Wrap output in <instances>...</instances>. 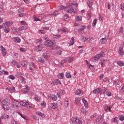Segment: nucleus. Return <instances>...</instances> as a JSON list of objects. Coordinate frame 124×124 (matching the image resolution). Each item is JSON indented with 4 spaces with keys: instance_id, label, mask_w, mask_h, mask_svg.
<instances>
[{
    "instance_id": "nucleus-6",
    "label": "nucleus",
    "mask_w": 124,
    "mask_h": 124,
    "mask_svg": "<svg viewBox=\"0 0 124 124\" xmlns=\"http://www.w3.org/2000/svg\"><path fill=\"white\" fill-rule=\"evenodd\" d=\"M45 44L47 47H52L55 45V41L48 40L45 42Z\"/></svg>"
},
{
    "instance_id": "nucleus-51",
    "label": "nucleus",
    "mask_w": 124,
    "mask_h": 124,
    "mask_svg": "<svg viewBox=\"0 0 124 124\" xmlns=\"http://www.w3.org/2000/svg\"><path fill=\"white\" fill-rule=\"evenodd\" d=\"M79 30L80 31H84V30H86V26L83 25L80 26Z\"/></svg>"
},
{
    "instance_id": "nucleus-12",
    "label": "nucleus",
    "mask_w": 124,
    "mask_h": 124,
    "mask_svg": "<svg viewBox=\"0 0 124 124\" xmlns=\"http://www.w3.org/2000/svg\"><path fill=\"white\" fill-rule=\"evenodd\" d=\"M124 47H120L119 48L118 53L121 57H124Z\"/></svg>"
},
{
    "instance_id": "nucleus-24",
    "label": "nucleus",
    "mask_w": 124,
    "mask_h": 124,
    "mask_svg": "<svg viewBox=\"0 0 124 124\" xmlns=\"http://www.w3.org/2000/svg\"><path fill=\"white\" fill-rule=\"evenodd\" d=\"M3 30H4V32H5V33H8V32H9L10 31V28H9V27H4Z\"/></svg>"
},
{
    "instance_id": "nucleus-40",
    "label": "nucleus",
    "mask_w": 124,
    "mask_h": 124,
    "mask_svg": "<svg viewBox=\"0 0 124 124\" xmlns=\"http://www.w3.org/2000/svg\"><path fill=\"white\" fill-rule=\"evenodd\" d=\"M51 98L52 100H54V101H57V100L58 99V97L55 95H51Z\"/></svg>"
},
{
    "instance_id": "nucleus-15",
    "label": "nucleus",
    "mask_w": 124,
    "mask_h": 124,
    "mask_svg": "<svg viewBox=\"0 0 124 124\" xmlns=\"http://www.w3.org/2000/svg\"><path fill=\"white\" fill-rule=\"evenodd\" d=\"M8 75L9 73L8 72L5 71L4 70L1 71V67L0 65V75Z\"/></svg>"
},
{
    "instance_id": "nucleus-64",
    "label": "nucleus",
    "mask_w": 124,
    "mask_h": 124,
    "mask_svg": "<svg viewBox=\"0 0 124 124\" xmlns=\"http://www.w3.org/2000/svg\"><path fill=\"white\" fill-rule=\"evenodd\" d=\"M43 29L45 30L46 31H48L49 30V27L47 26H44Z\"/></svg>"
},
{
    "instance_id": "nucleus-27",
    "label": "nucleus",
    "mask_w": 124,
    "mask_h": 124,
    "mask_svg": "<svg viewBox=\"0 0 124 124\" xmlns=\"http://www.w3.org/2000/svg\"><path fill=\"white\" fill-rule=\"evenodd\" d=\"M97 23V19L96 18H95L93 21V23H92V27L93 28H94L95 27V25H96V23Z\"/></svg>"
},
{
    "instance_id": "nucleus-19",
    "label": "nucleus",
    "mask_w": 124,
    "mask_h": 124,
    "mask_svg": "<svg viewBox=\"0 0 124 124\" xmlns=\"http://www.w3.org/2000/svg\"><path fill=\"white\" fill-rule=\"evenodd\" d=\"M14 41L16 42V43H20L21 42V39H20L18 37H15L13 38Z\"/></svg>"
},
{
    "instance_id": "nucleus-2",
    "label": "nucleus",
    "mask_w": 124,
    "mask_h": 124,
    "mask_svg": "<svg viewBox=\"0 0 124 124\" xmlns=\"http://www.w3.org/2000/svg\"><path fill=\"white\" fill-rule=\"evenodd\" d=\"M10 103V100H9V99H5L2 101L1 105L4 110H9Z\"/></svg>"
},
{
    "instance_id": "nucleus-14",
    "label": "nucleus",
    "mask_w": 124,
    "mask_h": 124,
    "mask_svg": "<svg viewBox=\"0 0 124 124\" xmlns=\"http://www.w3.org/2000/svg\"><path fill=\"white\" fill-rule=\"evenodd\" d=\"M29 91H30V88H29V86H28V85H26L25 88L22 90V92L23 93H27Z\"/></svg>"
},
{
    "instance_id": "nucleus-3",
    "label": "nucleus",
    "mask_w": 124,
    "mask_h": 124,
    "mask_svg": "<svg viewBox=\"0 0 124 124\" xmlns=\"http://www.w3.org/2000/svg\"><path fill=\"white\" fill-rule=\"evenodd\" d=\"M105 56L104 52L101 51L99 54L96 55L92 59V62H97L98 60H99L100 58H102Z\"/></svg>"
},
{
    "instance_id": "nucleus-11",
    "label": "nucleus",
    "mask_w": 124,
    "mask_h": 124,
    "mask_svg": "<svg viewBox=\"0 0 124 124\" xmlns=\"http://www.w3.org/2000/svg\"><path fill=\"white\" fill-rule=\"evenodd\" d=\"M102 89L101 88H97L93 91V93H94V94H99L100 93H102Z\"/></svg>"
},
{
    "instance_id": "nucleus-60",
    "label": "nucleus",
    "mask_w": 124,
    "mask_h": 124,
    "mask_svg": "<svg viewBox=\"0 0 124 124\" xmlns=\"http://www.w3.org/2000/svg\"><path fill=\"white\" fill-rule=\"evenodd\" d=\"M103 77H104V75L101 74L99 77V80H102V79H103Z\"/></svg>"
},
{
    "instance_id": "nucleus-47",
    "label": "nucleus",
    "mask_w": 124,
    "mask_h": 124,
    "mask_svg": "<svg viewBox=\"0 0 124 124\" xmlns=\"http://www.w3.org/2000/svg\"><path fill=\"white\" fill-rule=\"evenodd\" d=\"M88 40V37H82L81 38V41H82V42H85V41Z\"/></svg>"
},
{
    "instance_id": "nucleus-16",
    "label": "nucleus",
    "mask_w": 124,
    "mask_h": 124,
    "mask_svg": "<svg viewBox=\"0 0 124 124\" xmlns=\"http://www.w3.org/2000/svg\"><path fill=\"white\" fill-rule=\"evenodd\" d=\"M69 100L68 99L66 98L64 100V105L66 108H67L68 107V105H69Z\"/></svg>"
},
{
    "instance_id": "nucleus-53",
    "label": "nucleus",
    "mask_w": 124,
    "mask_h": 124,
    "mask_svg": "<svg viewBox=\"0 0 124 124\" xmlns=\"http://www.w3.org/2000/svg\"><path fill=\"white\" fill-rule=\"evenodd\" d=\"M0 50L1 51V52H2L3 51H5V48L4 47H3V46H0Z\"/></svg>"
},
{
    "instance_id": "nucleus-63",
    "label": "nucleus",
    "mask_w": 124,
    "mask_h": 124,
    "mask_svg": "<svg viewBox=\"0 0 124 124\" xmlns=\"http://www.w3.org/2000/svg\"><path fill=\"white\" fill-rule=\"evenodd\" d=\"M59 13H58V12H54L52 14H51V15H53V16H57V15H58Z\"/></svg>"
},
{
    "instance_id": "nucleus-48",
    "label": "nucleus",
    "mask_w": 124,
    "mask_h": 124,
    "mask_svg": "<svg viewBox=\"0 0 124 124\" xmlns=\"http://www.w3.org/2000/svg\"><path fill=\"white\" fill-rule=\"evenodd\" d=\"M34 98L36 101H39L40 100V97H39V96L35 95Z\"/></svg>"
},
{
    "instance_id": "nucleus-57",
    "label": "nucleus",
    "mask_w": 124,
    "mask_h": 124,
    "mask_svg": "<svg viewBox=\"0 0 124 124\" xmlns=\"http://www.w3.org/2000/svg\"><path fill=\"white\" fill-rule=\"evenodd\" d=\"M14 57L16 59L18 58V53H14Z\"/></svg>"
},
{
    "instance_id": "nucleus-49",
    "label": "nucleus",
    "mask_w": 124,
    "mask_h": 124,
    "mask_svg": "<svg viewBox=\"0 0 124 124\" xmlns=\"http://www.w3.org/2000/svg\"><path fill=\"white\" fill-rule=\"evenodd\" d=\"M119 119L120 121H124V116L123 115H121L119 117Z\"/></svg>"
},
{
    "instance_id": "nucleus-34",
    "label": "nucleus",
    "mask_w": 124,
    "mask_h": 124,
    "mask_svg": "<svg viewBox=\"0 0 124 124\" xmlns=\"http://www.w3.org/2000/svg\"><path fill=\"white\" fill-rule=\"evenodd\" d=\"M105 92L108 96H111V95H112V93H111V92L109 91V90H105Z\"/></svg>"
},
{
    "instance_id": "nucleus-61",
    "label": "nucleus",
    "mask_w": 124,
    "mask_h": 124,
    "mask_svg": "<svg viewBox=\"0 0 124 124\" xmlns=\"http://www.w3.org/2000/svg\"><path fill=\"white\" fill-rule=\"evenodd\" d=\"M38 31L39 33H43V34L45 33V31L44 30H39Z\"/></svg>"
},
{
    "instance_id": "nucleus-18",
    "label": "nucleus",
    "mask_w": 124,
    "mask_h": 124,
    "mask_svg": "<svg viewBox=\"0 0 124 124\" xmlns=\"http://www.w3.org/2000/svg\"><path fill=\"white\" fill-rule=\"evenodd\" d=\"M28 29H29V27L26 25L24 26H20L18 29V31H21L25 30H28Z\"/></svg>"
},
{
    "instance_id": "nucleus-37",
    "label": "nucleus",
    "mask_w": 124,
    "mask_h": 124,
    "mask_svg": "<svg viewBox=\"0 0 124 124\" xmlns=\"http://www.w3.org/2000/svg\"><path fill=\"white\" fill-rule=\"evenodd\" d=\"M66 78H71V75L70 74V72H67L65 74Z\"/></svg>"
},
{
    "instance_id": "nucleus-31",
    "label": "nucleus",
    "mask_w": 124,
    "mask_h": 124,
    "mask_svg": "<svg viewBox=\"0 0 124 124\" xmlns=\"http://www.w3.org/2000/svg\"><path fill=\"white\" fill-rule=\"evenodd\" d=\"M1 117L2 119H4V120H7V119L9 118V115L6 114H4Z\"/></svg>"
},
{
    "instance_id": "nucleus-50",
    "label": "nucleus",
    "mask_w": 124,
    "mask_h": 124,
    "mask_svg": "<svg viewBox=\"0 0 124 124\" xmlns=\"http://www.w3.org/2000/svg\"><path fill=\"white\" fill-rule=\"evenodd\" d=\"M119 31L120 33H122V34H124V28L121 27Z\"/></svg>"
},
{
    "instance_id": "nucleus-26",
    "label": "nucleus",
    "mask_w": 124,
    "mask_h": 124,
    "mask_svg": "<svg viewBox=\"0 0 124 124\" xmlns=\"http://www.w3.org/2000/svg\"><path fill=\"white\" fill-rule=\"evenodd\" d=\"M9 93H14V92H15L16 90H15V87H10L9 89Z\"/></svg>"
},
{
    "instance_id": "nucleus-36",
    "label": "nucleus",
    "mask_w": 124,
    "mask_h": 124,
    "mask_svg": "<svg viewBox=\"0 0 124 124\" xmlns=\"http://www.w3.org/2000/svg\"><path fill=\"white\" fill-rule=\"evenodd\" d=\"M114 82L116 86H121V85H122L121 82H120V81L119 80V79H116L114 80Z\"/></svg>"
},
{
    "instance_id": "nucleus-30",
    "label": "nucleus",
    "mask_w": 124,
    "mask_h": 124,
    "mask_svg": "<svg viewBox=\"0 0 124 124\" xmlns=\"http://www.w3.org/2000/svg\"><path fill=\"white\" fill-rule=\"evenodd\" d=\"M117 64H118V65H119V66H124V62L122 61H118L117 62Z\"/></svg>"
},
{
    "instance_id": "nucleus-32",
    "label": "nucleus",
    "mask_w": 124,
    "mask_h": 124,
    "mask_svg": "<svg viewBox=\"0 0 124 124\" xmlns=\"http://www.w3.org/2000/svg\"><path fill=\"white\" fill-rule=\"evenodd\" d=\"M76 21L79 22V21H82V16H76L75 17Z\"/></svg>"
},
{
    "instance_id": "nucleus-22",
    "label": "nucleus",
    "mask_w": 124,
    "mask_h": 124,
    "mask_svg": "<svg viewBox=\"0 0 124 124\" xmlns=\"http://www.w3.org/2000/svg\"><path fill=\"white\" fill-rule=\"evenodd\" d=\"M96 121L97 123H98V124H101V123H102V121H103V119H102V116H99L98 118L97 119Z\"/></svg>"
},
{
    "instance_id": "nucleus-25",
    "label": "nucleus",
    "mask_w": 124,
    "mask_h": 124,
    "mask_svg": "<svg viewBox=\"0 0 124 124\" xmlns=\"http://www.w3.org/2000/svg\"><path fill=\"white\" fill-rule=\"evenodd\" d=\"M82 100L83 103H84V106L86 107V108H88V102H87L86 99L83 98L82 99Z\"/></svg>"
},
{
    "instance_id": "nucleus-38",
    "label": "nucleus",
    "mask_w": 124,
    "mask_h": 124,
    "mask_svg": "<svg viewBox=\"0 0 124 124\" xmlns=\"http://www.w3.org/2000/svg\"><path fill=\"white\" fill-rule=\"evenodd\" d=\"M67 31H68V30L66 28H63L62 31V33L63 34H65L66 33V32H67Z\"/></svg>"
},
{
    "instance_id": "nucleus-59",
    "label": "nucleus",
    "mask_w": 124,
    "mask_h": 124,
    "mask_svg": "<svg viewBox=\"0 0 124 124\" xmlns=\"http://www.w3.org/2000/svg\"><path fill=\"white\" fill-rule=\"evenodd\" d=\"M69 62H73V57H70L68 60Z\"/></svg>"
},
{
    "instance_id": "nucleus-29",
    "label": "nucleus",
    "mask_w": 124,
    "mask_h": 124,
    "mask_svg": "<svg viewBox=\"0 0 124 124\" xmlns=\"http://www.w3.org/2000/svg\"><path fill=\"white\" fill-rule=\"evenodd\" d=\"M36 115H38V116H40L41 117H42V118L45 117V114L40 112V111H37L36 112Z\"/></svg>"
},
{
    "instance_id": "nucleus-1",
    "label": "nucleus",
    "mask_w": 124,
    "mask_h": 124,
    "mask_svg": "<svg viewBox=\"0 0 124 124\" xmlns=\"http://www.w3.org/2000/svg\"><path fill=\"white\" fill-rule=\"evenodd\" d=\"M73 6L74 7H78V4H77V2H74L73 3H71L69 5V9L67 10L66 11L67 13H76L77 12V10L76 9H74Z\"/></svg>"
},
{
    "instance_id": "nucleus-9",
    "label": "nucleus",
    "mask_w": 124,
    "mask_h": 124,
    "mask_svg": "<svg viewBox=\"0 0 124 124\" xmlns=\"http://www.w3.org/2000/svg\"><path fill=\"white\" fill-rule=\"evenodd\" d=\"M3 25H4V26H6V27L8 28H9V27H11V26H12V25H13V21H6L3 23Z\"/></svg>"
},
{
    "instance_id": "nucleus-62",
    "label": "nucleus",
    "mask_w": 124,
    "mask_h": 124,
    "mask_svg": "<svg viewBox=\"0 0 124 124\" xmlns=\"http://www.w3.org/2000/svg\"><path fill=\"white\" fill-rule=\"evenodd\" d=\"M68 18H69V16H64L62 17V19L63 20V21H65V20H66Z\"/></svg>"
},
{
    "instance_id": "nucleus-20",
    "label": "nucleus",
    "mask_w": 124,
    "mask_h": 124,
    "mask_svg": "<svg viewBox=\"0 0 124 124\" xmlns=\"http://www.w3.org/2000/svg\"><path fill=\"white\" fill-rule=\"evenodd\" d=\"M50 107L52 109H57V108L59 107V106H58V104H57L56 103H53L50 104Z\"/></svg>"
},
{
    "instance_id": "nucleus-39",
    "label": "nucleus",
    "mask_w": 124,
    "mask_h": 124,
    "mask_svg": "<svg viewBox=\"0 0 124 124\" xmlns=\"http://www.w3.org/2000/svg\"><path fill=\"white\" fill-rule=\"evenodd\" d=\"M19 79L21 81V83H22V84H25V78H24L22 76H20L19 78Z\"/></svg>"
},
{
    "instance_id": "nucleus-56",
    "label": "nucleus",
    "mask_w": 124,
    "mask_h": 124,
    "mask_svg": "<svg viewBox=\"0 0 124 124\" xmlns=\"http://www.w3.org/2000/svg\"><path fill=\"white\" fill-rule=\"evenodd\" d=\"M121 6V10H123V11H124V3H121L120 5Z\"/></svg>"
},
{
    "instance_id": "nucleus-4",
    "label": "nucleus",
    "mask_w": 124,
    "mask_h": 124,
    "mask_svg": "<svg viewBox=\"0 0 124 124\" xmlns=\"http://www.w3.org/2000/svg\"><path fill=\"white\" fill-rule=\"evenodd\" d=\"M71 122H72L73 124H82V122L77 117H72L71 119Z\"/></svg>"
},
{
    "instance_id": "nucleus-55",
    "label": "nucleus",
    "mask_w": 124,
    "mask_h": 124,
    "mask_svg": "<svg viewBox=\"0 0 124 124\" xmlns=\"http://www.w3.org/2000/svg\"><path fill=\"white\" fill-rule=\"evenodd\" d=\"M66 9V7H64V6H62L60 8V10H65Z\"/></svg>"
},
{
    "instance_id": "nucleus-23",
    "label": "nucleus",
    "mask_w": 124,
    "mask_h": 124,
    "mask_svg": "<svg viewBox=\"0 0 124 124\" xmlns=\"http://www.w3.org/2000/svg\"><path fill=\"white\" fill-rule=\"evenodd\" d=\"M107 39H108V37H105V38H101L100 41H101L102 44H104L107 41Z\"/></svg>"
},
{
    "instance_id": "nucleus-44",
    "label": "nucleus",
    "mask_w": 124,
    "mask_h": 124,
    "mask_svg": "<svg viewBox=\"0 0 124 124\" xmlns=\"http://www.w3.org/2000/svg\"><path fill=\"white\" fill-rule=\"evenodd\" d=\"M58 77L59 79H63V73H61L59 74Z\"/></svg>"
},
{
    "instance_id": "nucleus-17",
    "label": "nucleus",
    "mask_w": 124,
    "mask_h": 124,
    "mask_svg": "<svg viewBox=\"0 0 124 124\" xmlns=\"http://www.w3.org/2000/svg\"><path fill=\"white\" fill-rule=\"evenodd\" d=\"M45 61H46V60H45L43 57H39L38 59V62H40V63H44V62H45Z\"/></svg>"
},
{
    "instance_id": "nucleus-41",
    "label": "nucleus",
    "mask_w": 124,
    "mask_h": 124,
    "mask_svg": "<svg viewBox=\"0 0 124 124\" xmlns=\"http://www.w3.org/2000/svg\"><path fill=\"white\" fill-rule=\"evenodd\" d=\"M93 2L92 1H87V4L89 6V7L91 8L92 7V6H93Z\"/></svg>"
},
{
    "instance_id": "nucleus-28",
    "label": "nucleus",
    "mask_w": 124,
    "mask_h": 124,
    "mask_svg": "<svg viewBox=\"0 0 124 124\" xmlns=\"http://www.w3.org/2000/svg\"><path fill=\"white\" fill-rule=\"evenodd\" d=\"M105 61L103 60H100V62H99V63H100V64H101L102 67H104V66H105Z\"/></svg>"
},
{
    "instance_id": "nucleus-35",
    "label": "nucleus",
    "mask_w": 124,
    "mask_h": 124,
    "mask_svg": "<svg viewBox=\"0 0 124 124\" xmlns=\"http://www.w3.org/2000/svg\"><path fill=\"white\" fill-rule=\"evenodd\" d=\"M80 100H81V98H80V97H77L75 98V101L77 104H79Z\"/></svg>"
},
{
    "instance_id": "nucleus-45",
    "label": "nucleus",
    "mask_w": 124,
    "mask_h": 124,
    "mask_svg": "<svg viewBox=\"0 0 124 124\" xmlns=\"http://www.w3.org/2000/svg\"><path fill=\"white\" fill-rule=\"evenodd\" d=\"M97 117L96 114L94 113L91 116V118L92 120H94Z\"/></svg>"
},
{
    "instance_id": "nucleus-54",
    "label": "nucleus",
    "mask_w": 124,
    "mask_h": 124,
    "mask_svg": "<svg viewBox=\"0 0 124 124\" xmlns=\"http://www.w3.org/2000/svg\"><path fill=\"white\" fill-rule=\"evenodd\" d=\"M9 78L12 80H15V77L13 76V75L9 76Z\"/></svg>"
},
{
    "instance_id": "nucleus-5",
    "label": "nucleus",
    "mask_w": 124,
    "mask_h": 124,
    "mask_svg": "<svg viewBox=\"0 0 124 124\" xmlns=\"http://www.w3.org/2000/svg\"><path fill=\"white\" fill-rule=\"evenodd\" d=\"M20 105L24 106V107H27V108H28V109H31V108L32 107L31 105L29 104V102H24V101L20 102Z\"/></svg>"
},
{
    "instance_id": "nucleus-52",
    "label": "nucleus",
    "mask_w": 124,
    "mask_h": 124,
    "mask_svg": "<svg viewBox=\"0 0 124 124\" xmlns=\"http://www.w3.org/2000/svg\"><path fill=\"white\" fill-rule=\"evenodd\" d=\"M21 25L22 26H27V23H26V21L22 20L20 22Z\"/></svg>"
},
{
    "instance_id": "nucleus-42",
    "label": "nucleus",
    "mask_w": 124,
    "mask_h": 124,
    "mask_svg": "<svg viewBox=\"0 0 124 124\" xmlns=\"http://www.w3.org/2000/svg\"><path fill=\"white\" fill-rule=\"evenodd\" d=\"M19 50L20 51V52H22V53H25V52H27V49L24 47L19 48Z\"/></svg>"
},
{
    "instance_id": "nucleus-33",
    "label": "nucleus",
    "mask_w": 124,
    "mask_h": 124,
    "mask_svg": "<svg viewBox=\"0 0 124 124\" xmlns=\"http://www.w3.org/2000/svg\"><path fill=\"white\" fill-rule=\"evenodd\" d=\"M81 113L84 114V115H88V111H86V109L84 108H81Z\"/></svg>"
},
{
    "instance_id": "nucleus-43",
    "label": "nucleus",
    "mask_w": 124,
    "mask_h": 124,
    "mask_svg": "<svg viewBox=\"0 0 124 124\" xmlns=\"http://www.w3.org/2000/svg\"><path fill=\"white\" fill-rule=\"evenodd\" d=\"M82 93V91L80 90H77L76 92V94L77 95H79V94H81Z\"/></svg>"
},
{
    "instance_id": "nucleus-10",
    "label": "nucleus",
    "mask_w": 124,
    "mask_h": 124,
    "mask_svg": "<svg viewBox=\"0 0 124 124\" xmlns=\"http://www.w3.org/2000/svg\"><path fill=\"white\" fill-rule=\"evenodd\" d=\"M65 93V91L62 90H60L57 93V95L58 97L61 98L62 97V95H63Z\"/></svg>"
},
{
    "instance_id": "nucleus-8",
    "label": "nucleus",
    "mask_w": 124,
    "mask_h": 124,
    "mask_svg": "<svg viewBox=\"0 0 124 124\" xmlns=\"http://www.w3.org/2000/svg\"><path fill=\"white\" fill-rule=\"evenodd\" d=\"M43 45L40 44L38 45V46L35 47V50L37 51V52H41L42 51V49L44 48Z\"/></svg>"
},
{
    "instance_id": "nucleus-58",
    "label": "nucleus",
    "mask_w": 124,
    "mask_h": 124,
    "mask_svg": "<svg viewBox=\"0 0 124 124\" xmlns=\"http://www.w3.org/2000/svg\"><path fill=\"white\" fill-rule=\"evenodd\" d=\"M1 54L3 56H6V49L5 50L1 51Z\"/></svg>"
},
{
    "instance_id": "nucleus-7",
    "label": "nucleus",
    "mask_w": 124,
    "mask_h": 124,
    "mask_svg": "<svg viewBox=\"0 0 124 124\" xmlns=\"http://www.w3.org/2000/svg\"><path fill=\"white\" fill-rule=\"evenodd\" d=\"M51 84L52 86H57L58 85H62V82L59 79H55L52 81Z\"/></svg>"
},
{
    "instance_id": "nucleus-13",
    "label": "nucleus",
    "mask_w": 124,
    "mask_h": 124,
    "mask_svg": "<svg viewBox=\"0 0 124 124\" xmlns=\"http://www.w3.org/2000/svg\"><path fill=\"white\" fill-rule=\"evenodd\" d=\"M43 58L45 59V60H47L48 58H50V53L49 52H46V53H44L43 55Z\"/></svg>"
},
{
    "instance_id": "nucleus-46",
    "label": "nucleus",
    "mask_w": 124,
    "mask_h": 124,
    "mask_svg": "<svg viewBox=\"0 0 124 124\" xmlns=\"http://www.w3.org/2000/svg\"><path fill=\"white\" fill-rule=\"evenodd\" d=\"M18 115H20V116H21L22 118H23L24 120H27V116L26 115H23V114H21L20 112H17Z\"/></svg>"
},
{
    "instance_id": "nucleus-21",
    "label": "nucleus",
    "mask_w": 124,
    "mask_h": 124,
    "mask_svg": "<svg viewBox=\"0 0 124 124\" xmlns=\"http://www.w3.org/2000/svg\"><path fill=\"white\" fill-rule=\"evenodd\" d=\"M13 105L15 106V107H19L21 104H20V103L17 101H14L13 102Z\"/></svg>"
}]
</instances>
